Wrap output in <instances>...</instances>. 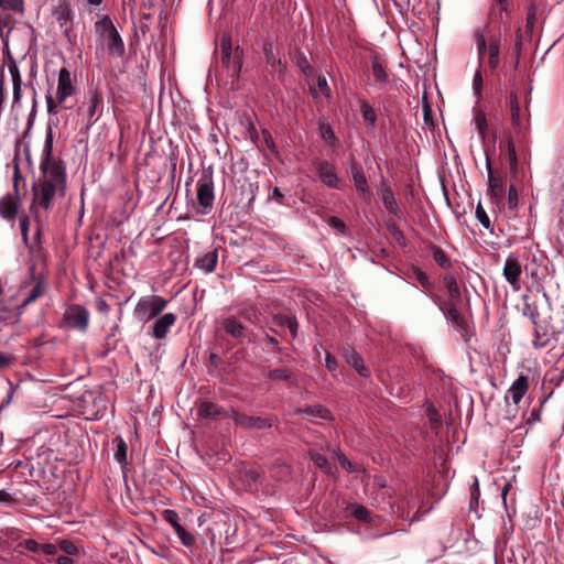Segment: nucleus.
I'll use <instances>...</instances> for the list:
<instances>
[{"label":"nucleus","mask_w":564,"mask_h":564,"mask_svg":"<svg viewBox=\"0 0 564 564\" xmlns=\"http://www.w3.org/2000/svg\"><path fill=\"white\" fill-rule=\"evenodd\" d=\"M94 28L101 52L106 48L109 55L117 57L124 55L126 47L123 40L109 15L104 14L95 22Z\"/></svg>","instance_id":"obj_1"},{"label":"nucleus","mask_w":564,"mask_h":564,"mask_svg":"<svg viewBox=\"0 0 564 564\" xmlns=\"http://www.w3.org/2000/svg\"><path fill=\"white\" fill-rule=\"evenodd\" d=\"M76 91L73 76L66 67H62L58 72L56 93L45 95L46 110L50 115H57L58 109L72 97Z\"/></svg>","instance_id":"obj_2"},{"label":"nucleus","mask_w":564,"mask_h":564,"mask_svg":"<svg viewBox=\"0 0 564 564\" xmlns=\"http://www.w3.org/2000/svg\"><path fill=\"white\" fill-rule=\"evenodd\" d=\"M52 143H46V155L41 162L40 169L43 173L42 182H47L55 187H59V195H65L66 172L65 165L61 160L51 159Z\"/></svg>","instance_id":"obj_3"},{"label":"nucleus","mask_w":564,"mask_h":564,"mask_svg":"<svg viewBox=\"0 0 564 564\" xmlns=\"http://www.w3.org/2000/svg\"><path fill=\"white\" fill-rule=\"evenodd\" d=\"M167 301L160 295H147L139 299L133 310V317L145 324L158 317L167 306Z\"/></svg>","instance_id":"obj_4"},{"label":"nucleus","mask_w":564,"mask_h":564,"mask_svg":"<svg viewBox=\"0 0 564 564\" xmlns=\"http://www.w3.org/2000/svg\"><path fill=\"white\" fill-rule=\"evenodd\" d=\"M221 48V64L234 78H239L243 52L239 46L232 48L231 37L229 34H224L220 40Z\"/></svg>","instance_id":"obj_5"},{"label":"nucleus","mask_w":564,"mask_h":564,"mask_svg":"<svg viewBox=\"0 0 564 564\" xmlns=\"http://www.w3.org/2000/svg\"><path fill=\"white\" fill-rule=\"evenodd\" d=\"M435 304L443 312L446 319L457 329V332L467 338L469 334V323L466 316H464L454 302L441 301L438 297L433 296Z\"/></svg>","instance_id":"obj_6"},{"label":"nucleus","mask_w":564,"mask_h":564,"mask_svg":"<svg viewBox=\"0 0 564 564\" xmlns=\"http://www.w3.org/2000/svg\"><path fill=\"white\" fill-rule=\"evenodd\" d=\"M226 415L231 417L237 426L245 430H263L272 426V420L270 417L248 415L246 413H240L232 408L226 413Z\"/></svg>","instance_id":"obj_7"},{"label":"nucleus","mask_w":564,"mask_h":564,"mask_svg":"<svg viewBox=\"0 0 564 564\" xmlns=\"http://www.w3.org/2000/svg\"><path fill=\"white\" fill-rule=\"evenodd\" d=\"M20 207L21 198L18 184L14 183V193H8L0 197V218L13 226Z\"/></svg>","instance_id":"obj_8"},{"label":"nucleus","mask_w":564,"mask_h":564,"mask_svg":"<svg viewBox=\"0 0 564 564\" xmlns=\"http://www.w3.org/2000/svg\"><path fill=\"white\" fill-rule=\"evenodd\" d=\"M65 324L74 329L85 333L89 325V312L79 304H73L64 313Z\"/></svg>","instance_id":"obj_9"},{"label":"nucleus","mask_w":564,"mask_h":564,"mask_svg":"<svg viewBox=\"0 0 564 564\" xmlns=\"http://www.w3.org/2000/svg\"><path fill=\"white\" fill-rule=\"evenodd\" d=\"M197 200L199 206L204 209L203 213L207 214L214 206V182L210 174L203 173L197 182Z\"/></svg>","instance_id":"obj_10"},{"label":"nucleus","mask_w":564,"mask_h":564,"mask_svg":"<svg viewBox=\"0 0 564 564\" xmlns=\"http://www.w3.org/2000/svg\"><path fill=\"white\" fill-rule=\"evenodd\" d=\"M52 14L58 23L59 28L62 29V32L65 35V37L70 40V35L73 33L72 23L75 18V13L72 9L70 3L66 0H61L58 4L54 8Z\"/></svg>","instance_id":"obj_11"},{"label":"nucleus","mask_w":564,"mask_h":564,"mask_svg":"<svg viewBox=\"0 0 564 564\" xmlns=\"http://www.w3.org/2000/svg\"><path fill=\"white\" fill-rule=\"evenodd\" d=\"M56 194H59V187H55L54 185L47 182H40L39 186L34 189L33 204L31 205V212H33L34 204H37L40 207L45 210H50L53 206V200Z\"/></svg>","instance_id":"obj_12"},{"label":"nucleus","mask_w":564,"mask_h":564,"mask_svg":"<svg viewBox=\"0 0 564 564\" xmlns=\"http://www.w3.org/2000/svg\"><path fill=\"white\" fill-rule=\"evenodd\" d=\"M31 279L34 282L28 295L22 301V306H26L44 295L47 290V281L43 273H35V265L30 267Z\"/></svg>","instance_id":"obj_13"},{"label":"nucleus","mask_w":564,"mask_h":564,"mask_svg":"<svg viewBox=\"0 0 564 564\" xmlns=\"http://www.w3.org/2000/svg\"><path fill=\"white\" fill-rule=\"evenodd\" d=\"M101 102V96L97 89H89L85 96L82 106L78 108V112H84L87 118L88 126L94 124L97 121L96 113Z\"/></svg>","instance_id":"obj_14"},{"label":"nucleus","mask_w":564,"mask_h":564,"mask_svg":"<svg viewBox=\"0 0 564 564\" xmlns=\"http://www.w3.org/2000/svg\"><path fill=\"white\" fill-rule=\"evenodd\" d=\"M502 274L514 292L521 290L520 276L522 268L517 258L509 256L505 261Z\"/></svg>","instance_id":"obj_15"},{"label":"nucleus","mask_w":564,"mask_h":564,"mask_svg":"<svg viewBox=\"0 0 564 564\" xmlns=\"http://www.w3.org/2000/svg\"><path fill=\"white\" fill-rule=\"evenodd\" d=\"M176 319L177 316L171 312L161 316L159 315L148 334L155 339H164L166 338L171 327L176 323Z\"/></svg>","instance_id":"obj_16"},{"label":"nucleus","mask_w":564,"mask_h":564,"mask_svg":"<svg viewBox=\"0 0 564 564\" xmlns=\"http://www.w3.org/2000/svg\"><path fill=\"white\" fill-rule=\"evenodd\" d=\"M488 172V195L494 203H499L505 194V178L501 175H495L490 161L487 160Z\"/></svg>","instance_id":"obj_17"},{"label":"nucleus","mask_w":564,"mask_h":564,"mask_svg":"<svg viewBox=\"0 0 564 564\" xmlns=\"http://www.w3.org/2000/svg\"><path fill=\"white\" fill-rule=\"evenodd\" d=\"M315 167L321 181L330 188H339V181L336 169L333 164L325 160L315 162Z\"/></svg>","instance_id":"obj_18"},{"label":"nucleus","mask_w":564,"mask_h":564,"mask_svg":"<svg viewBox=\"0 0 564 564\" xmlns=\"http://www.w3.org/2000/svg\"><path fill=\"white\" fill-rule=\"evenodd\" d=\"M509 108L513 129L518 134L524 133L528 129V118L521 115L518 97L513 93L510 95Z\"/></svg>","instance_id":"obj_19"},{"label":"nucleus","mask_w":564,"mask_h":564,"mask_svg":"<svg viewBox=\"0 0 564 564\" xmlns=\"http://www.w3.org/2000/svg\"><path fill=\"white\" fill-rule=\"evenodd\" d=\"M240 478L249 491H258L264 481L262 471L256 467L243 468L240 471Z\"/></svg>","instance_id":"obj_20"},{"label":"nucleus","mask_w":564,"mask_h":564,"mask_svg":"<svg viewBox=\"0 0 564 564\" xmlns=\"http://www.w3.org/2000/svg\"><path fill=\"white\" fill-rule=\"evenodd\" d=\"M351 177L354 181V185L356 187L357 193L360 198L369 199L370 198V188L368 185L367 177L362 171V167L357 163L351 164L350 166Z\"/></svg>","instance_id":"obj_21"},{"label":"nucleus","mask_w":564,"mask_h":564,"mask_svg":"<svg viewBox=\"0 0 564 564\" xmlns=\"http://www.w3.org/2000/svg\"><path fill=\"white\" fill-rule=\"evenodd\" d=\"M529 390V377L520 375L508 389L506 400L510 395L514 404H519Z\"/></svg>","instance_id":"obj_22"},{"label":"nucleus","mask_w":564,"mask_h":564,"mask_svg":"<svg viewBox=\"0 0 564 564\" xmlns=\"http://www.w3.org/2000/svg\"><path fill=\"white\" fill-rule=\"evenodd\" d=\"M8 69L11 75L13 100L12 106H19L22 99V77L19 66L14 61L8 63Z\"/></svg>","instance_id":"obj_23"},{"label":"nucleus","mask_w":564,"mask_h":564,"mask_svg":"<svg viewBox=\"0 0 564 564\" xmlns=\"http://www.w3.org/2000/svg\"><path fill=\"white\" fill-rule=\"evenodd\" d=\"M223 329L235 339L243 341L247 337L246 327L236 317H226L221 322Z\"/></svg>","instance_id":"obj_24"},{"label":"nucleus","mask_w":564,"mask_h":564,"mask_svg":"<svg viewBox=\"0 0 564 564\" xmlns=\"http://www.w3.org/2000/svg\"><path fill=\"white\" fill-rule=\"evenodd\" d=\"M371 72L378 85L387 86L389 84L387 64L376 54L371 56Z\"/></svg>","instance_id":"obj_25"},{"label":"nucleus","mask_w":564,"mask_h":564,"mask_svg":"<svg viewBox=\"0 0 564 564\" xmlns=\"http://www.w3.org/2000/svg\"><path fill=\"white\" fill-rule=\"evenodd\" d=\"M534 336L532 340V345L535 349H541L546 347L551 341V335L549 332V327L546 324H542L540 321L533 323Z\"/></svg>","instance_id":"obj_26"},{"label":"nucleus","mask_w":564,"mask_h":564,"mask_svg":"<svg viewBox=\"0 0 564 564\" xmlns=\"http://www.w3.org/2000/svg\"><path fill=\"white\" fill-rule=\"evenodd\" d=\"M379 192H380V195H381L382 204L386 207V209L390 214H392L394 216H399L400 215V208H399V205H398V203L395 200V197H394V194H393L391 187L383 183V184H381V186L379 188Z\"/></svg>","instance_id":"obj_27"},{"label":"nucleus","mask_w":564,"mask_h":564,"mask_svg":"<svg viewBox=\"0 0 564 564\" xmlns=\"http://www.w3.org/2000/svg\"><path fill=\"white\" fill-rule=\"evenodd\" d=\"M455 273H456V270L452 271V272H446L443 276V283H444V285L448 292V295H449L448 302H454V303L460 301V297H462L460 289L458 286Z\"/></svg>","instance_id":"obj_28"},{"label":"nucleus","mask_w":564,"mask_h":564,"mask_svg":"<svg viewBox=\"0 0 564 564\" xmlns=\"http://www.w3.org/2000/svg\"><path fill=\"white\" fill-rule=\"evenodd\" d=\"M431 251L434 261L444 270L447 272L455 271L456 268H460L458 262H453L451 259L446 256V253L437 246L432 245Z\"/></svg>","instance_id":"obj_29"},{"label":"nucleus","mask_w":564,"mask_h":564,"mask_svg":"<svg viewBox=\"0 0 564 564\" xmlns=\"http://www.w3.org/2000/svg\"><path fill=\"white\" fill-rule=\"evenodd\" d=\"M346 362L352 367L361 377H368L369 370L364 365L361 356L354 349H347L345 351Z\"/></svg>","instance_id":"obj_30"},{"label":"nucleus","mask_w":564,"mask_h":564,"mask_svg":"<svg viewBox=\"0 0 564 564\" xmlns=\"http://www.w3.org/2000/svg\"><path fill=\"white\" fill-rule=\"evenodd\" d=\"M218 252L217 250H213L199 257L195 262V267L203 270L205 273H212L216 268Z\"/></svg>","instance_id":"obj_31"},{"label":"nucleus","mask_w":564,"mask_h":564,"mask_svg":"<svg viewBox=\"0 0 564 564\" xmlns=\"http://www.w3.org/2000/svg\"><path fill=\"white\" fill-rule=\"evenodd\" d=\"M295 413L296 414L304 413L308 417H318L322 420H332L333 419L330 411L327 408L319 405V404L308 405L304 409H297Z\"/></svg>","instance_id":"obj_32"},{"label":"nucleus","mask_w":564,"mask_h":564,"mask_svg":"<svg viewBox=\"0 0 564 564\" xmlns=\"http://www.w3.org/2000/svg\"><path fill=\"white\" fill-rule=\"evenodd\" d=\"M197 414L202 419L215 420L223 414V410L216 403L205 401L199 404Z\"/></svg>","instance_id":"obj_33"},{"label":"nucleus","mask_w":564,"mask_h":564,"mask_svg":"<svg viewBox=\"0 0 564 564\" xmlns=\"http://www.w3.org/2000/svg\"><path fill=\"white\" fill-rule=\"evenodd\" d=\"M347 511L355 517L358 521L365 523H372L377 517H373L371 512L364 506L352 503L347 507Z\"/></svg>","instance_id":"obj_34"},{"label":"nucleus","mask_w":564,"mask_h":564,"mask_svg":"<svg viewBox=\"0 0 564 564\" xmlns=\"http://www.w3.org/2000/svg\"><path fill=\"white\" fill-rule=\"evenodd\" d=\"M488 65L491 69L499 66L500 37L495 36L489 40L488 44Z\"/></svg>","instance_id":"obj_35"},{"label":"nucleus","mask_w":564,"mask_h":564,"mask_svg":"<svg viewBox=\"0 0 564 564\" xmlns=\"http://www.w3.org/2000/svg\"><path fill=\"white\" fill-rule=\"evenodd\" d=\"M408 276L410 279L416 280L421 286L426 290L431 291L434 288L433 282L430 280L429 275L422 271L419 267H412L409 269Z\"/></svg>","instance_id":"obj_36"},{"label":"nucleus","mask_w":564,"mask_h":564,"mask_svg":"<svg viewBox=\"0 0 564 564\" xmlns=\"http://www.w3.org/2000/svg\"><path fill=\"white\" fill-rule=\"evenodd\" d=\"M523 307H522V314L528 317L531 323H536L540 321V311L534 302L529 301L528 295L522 296Z\"/></svg>","instance_id":"obj_37"},{"label":"nucleus","mask_w":564,"mask_h":564,"mask_svg":"<svg viewBox=\"0 0 564 564\" xmlns=\"http://www.w3.org/2000/svg\"><path fill=\"white\" fill-rule=\"evenodd\" d=\"M473 123L475 124L481 140L485 141L487 138L488 126L486 115L482 110L474 109Z\"/></svg>","instance_id":"obj_38"},{"label":"nucleus","mask_w":564,"mask_h":564,"mask_svg":"<svg viewBox=\"0 0 564 564\" xmlns=\"http://www.w3.org/2000/svg\"><path fill=\"white\" fill-rule=\"evenodd\" d=\"M267 377H268V379L273 380V381L285 380V381H289L290 384L296 383V379H295L294 375L285 368L272 369L268 372Z\"/></svg>","instance_id":"obj_39"},{"label":"nucleus","mask_w":564,"mask_h":564,"mask_svg":"<svg viewBox=\"0 0 564 564\" xmlns=\"http://www.w3.org/2000/svg\"><path fill=\"white\" fill-rule=\"evenodd\" d=\"M310 457H311L312 462L324 473L333 474V466L323 454L317 453L315 451H311Z\"/></svg>","instance_id":"obj_40"},{"label":"nucleus","mask_w":564,"mask_h":564,"mask_svg":"<svg viewBox=\"0 0 564 564\" xmlns=\"http://www.w3.org/2000/svg\"><path fill=\"white\" fill-rule=\"evenodd\" d=\"M474 39L477 46V53L479 56V59L484 57V55L488 52V45L486 42V35L485 31L480 28L476 29L474 31Z\"/></svg>","instance_id":"obj_41"},{"label":"nucleus","mask_w":564,"mask_h":564,"mask_svg":"<svg viewBox=\"0 0 564 564\" xmlns=\"http://www.w3.org/2000/svg\"><path fill=\"white\" fill-rule=\"evenodd\" d=\"M475 216L485 229L489 230L490 234H494V225L480 203H478L476 207Z\"/></svg>","instance_id":"obj_42"},{"label":"nucleus","mask_w":564,"mask_h":564,"mask_svg":"<svg viewBox=\"0 0 564 564\" xmlns=\"http://www.w3.org/2000/svg\"><path fill=\"white\" fill-rule=\"evenodd\" d=\"M174 531L184 546L192 547L195 544L196 539L194 534L188 532L182 524L177 525Z\"/></svg>","instance_id":"obj_43"},{"label":"nucleus","mask_w":564,"mask_h":564,"mask_svg":"<svg viewBox=\"0 0 564 564\" xmlns=\"http://www.w3.org/2000/svg\"><path fill=\"white\" fill-rule=\"evenodd\" d=\"M113 442L116 443V451L113 454L115 459L118 463H124L127 460V452H128L127 443L120 436L116 437Z\"/></svg>","instance_id":"obj_44"},{"label":"nucleus","mask_w":564,"mask_h":564,"mask_svg":"<svg viewBox=\"0 0 564 564\" xmlns=\"http://www.w3.org/2000/svg\"><path fill=\"white\" fill-rule=\"evenodd\" d=\"M0 7L17 13H23L24 0H0Z\"/></svg>","instance_id":"obj_45"},{"label":"nucleus","mask_w":564,"mask_h":564,"mask_svg":"<svg viewBox=\"0 0 564 564\" xmlns=\"http://www.w3.org/2000/svg\"><path fill=\"white\" fill-rule=\"evenodd\" d=\"M360 108L364 120L373 127L377 120V116L372 107L368 102L362 101Z\"/></svg>","instance_id":"obj_46"},{"label":"nucleus","mask_w":564,"mask_h":564,"mask_svg":"<svg viewBox=\"0 0 564 564\" xmlns=\"http://www.w3.org/2000/svg\"><path fill=\"white\" fill-rule=\"evenodd\" d=\"M426 414H427V417H429L430 423H431V429L433 431L437 432L440 430V427L442 426L441 415L438 414V412L433 406H429L427 408Z\"/></svg>","instance_id":"obj_47"},{"label":"nucleus","mask_w":564,"mask_h":564,"mask_svg":"<svg viewBox=\"0 0 564 564\" xmlns=\"http://www.w3.org/2000/svg\"><path fill=\"white\" fill-rule=\"evenodd\" d=\"M397 514L402 518V519H405V520H410L411 522L415 520V518H410L409 517V508H410V502L408 499L405 498H402L400 501L397 502Z\"/></svg>","instance_id":"obj_48"},{"label":"nucleus","mask_w":564,"mask_h":564,"mask_svg":"<svg viewBox=\"0 0 564 564\" xmlns=\"http://www.w3.org/2000/svg\"><path fill=\"white\" fill-rule=\"evenodd\" d=\"M508 160H509V165H510L511 172L513 174H517V172H518V156H517L516 148H514V144H513L512 140L508 141Z\"/></svg>","instance_id":"obj_49"},{"label":"nucleus","mask_w":564,"mask_h":564,"mask_svg":"<svg viewBox=\"0 0 564 564\" xmlns=\"http://www.w3.org/2000/svg\"><path fill=\"white\" fill-rule=\"evenodd\" d=\"M319 133H321L322 139L325 142H327L329 144L335 143L336 137H335V133L329 124H325V123L319 124Z\"/></svg>","instance_id":"obj_50"},{"label":"nucleus","mask_w":564,"mask_h":564,"mask_svg":"<svg viewBox=\"0 0 564 564\" xmlns=\"http://www.w3.org/2000/svg\"><path fill=\"white\" fill-rule=\"evenodd\" d=\"M536 22V6L533 1L528 3L527 7V28L533 29Z\"/></svg>","instance_id":"obj_51"},{"label":"nucleus","mask_w":564,"mask_h":564,"mask_svg":"<svg viewBox=\"0 0 564 564\" xmlns=\"http://www.w3.org/2000/svg\"><path fill=\"white\" fill-rule=\"evenodd\" d=\"M163 519L172 525V528L175 530L177 525H180V518L175 510L172 509H165L162 512Z\"/></svg>","instance_id":"obj_52"},{"label":"nucleus","mask_w":564,"mask_h":564,"mask_svg":"<svg viewBox=\"0 0 564 564\" xmlns=\"http://www.w3.org/2000/svg\"><path fill=\"white\" fill-rule=\"evenodd\" d=\"M58 549L64 551L67 555H76L78 553V547L70 540H61Z\"/></svg>","instance_id":"obj_53"},{"label":"nucleus","mask_w":564,"mask_h":564,"mask_svg":"<svg viewBox=\"0 0 564 564\" xmlns=\"http://www.w3.org/2000/svg\"><path fill=\"white\" fill-rule=\"evenodd\" d=\"M29 217L26 215H23L20 217V230H21V237L25 245L29 243Z\"/></svg>","instance_id":"obj_54"},{"label":"nucleus","mask_w":564,"mask_h":564,"mask_svg":"<svg viewBox=\"0 0 564 564\" xmlns=\"http://www.w3.org/2000/svg\"><path fill=\"white\" fill-rule=\"evenodd\" d=\"M328 225L337 230L339 234L345 235L346 226L341 219L336 216H332L327 220Z\"/></svg>","instance_id":"obj_55"},{"label":"nucleus","mask_w":564,"mask_h":564,"mask_svg":"<svg viewBox=\"0 0 564 564\" xmlns=\"http://www.w3.org/2000/svg\"><path fill=\"white\" fill-rule=\"evenodd\" d=\"M473 89L475 95L480 98L481 97V89H482V77L481 73L477 70L473 78Z\"/></svg>","instance_id":"obj_56"},{"label":"nucleus","mask_w":564,"mask_h":564,"mask_svg":"<svg viewBox=\"0 0 564 564\" xmlns=\"http://www.w3.org/2000/svg\"><path fill=\"white\" fill-rule=\"evenodd\" d=\"M508 206L510 209H514L518 206V193L513 185L508 191Z\"/></svg>","instance_id":"obj_57"},{"label":"nucleus","mask_w":564,"mask_h":564,"mask_svg":"<svg viewBox=\"0 0 564 564\" xmlns=\"http://www.w3.org/2000/svg\"><path fill=\"white\" fill-rule=\"evenodd\" d=\"M292 317L291 315L275 314L272 317V323L276 326L285 327Z\"/></svg>","instance_id":"obj_58"},{"label":"nucleus","mask_w":564,"mask_h":564,"mask_svg":"<svg viewBox=\"0 0 564 564\" xmlns=\"http://www.w3.org/2000/svg\"><path fill=\"white\" fill-rule=\"evenodd\" d=\"M265 59L267 63L270 64L272 67L279 66L282 67V61L280 58H275L272 48H265Z\"/></svg>","instance_id":"obj_59"},{"label":"nucleus","mask_w":564,"mask_h":564,"mask_svg":"<svg viewBox=\"0 0 564 564\" xmlns=\"http://www.w3.org/2000/svg\"><path fill=\"white\" fill-rule=\"evenodd\" d=\"M480 495L478 479L475 477L473 485L470 486V505L477 502Z\"/></svg>","instance_id":"obj_60"},{"label":"nucleus","mask_w":564,"mask_h":564,"mask_svg":"<svg viewBox=\"0 0 564 564\" xmlns=\"http://www.w3.org/2000/svg\"><path fill=\"white\" fill-rule=\"evenodd\" d=\"M317 88L319 90V93L324 96H328L329 95V87H328V84H327V79L324 77V76H318L317 78Z\"/></svg>","instance_id":"obj_61"},{"label":"nucleus","mask_w":564,"mask_h":564,"mask_svg":"<svg viewBox=\"0 0 564 564\" xmlns=\"http://www.w3.org/2000/svg\"><path fill=\"white\" fill-rule=\"evenodd\" d=\"M325 366L332 372L336 371V369H337V366H338L337 360L329 352H326Z\"/></svg>","instance_id":"obj_62"},{"label":"nucleus","mask_w":564,"mask_h":564,"mask_svg":"<svg viewBox=\"0 0 564 564\" xmlns=\"http://www.w3.org/2000/svg\"><path fill=\"white\" fill-rule=\"evenodd\" d=\"M14 501H15V499H14L13 495H11L10 492H8L4 489L0 490V503H4L7 506H10Z\"/></svg>","instance_id":"obj_63"},{"label":"nucleus","mask_w":564,"mask_h":564,"mask_svg":"<svg viewBox=\"0 0 564 564\" xmlns=\"http://www.w3.org/2000/svg\"><path fill=\"white\" fill-rule=\"evenodd\" d=\"M339 463L347 471H357V467L354 466L344 454L339 455Z\"/></svg>","instance_id":"obj_64"}]
</instances>
